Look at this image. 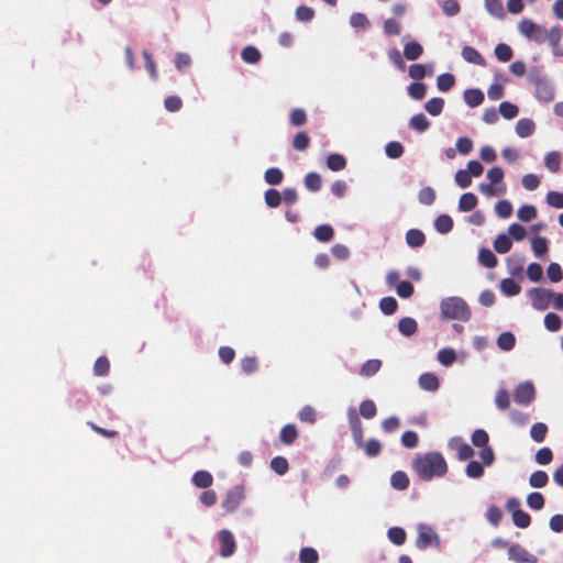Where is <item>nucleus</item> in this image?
<instances>
[{
	"label": "nucleus",
	"mask_w": 563,
	"mask_h": 563,
	"mask_svg": "<svg viewBox=\"0 0 563 563\" xmlns=\"http://www.w3.org/2000/svg\"><path fill=\"white\" fill-rule=\"evenodd\" d=\"M419 386L428 391H435L439 388V379L432 373H424L419 377Z\"/></svg>",
	"instance_id": "18"
},
{
	"label": "nucleus",
	"mask_w": 563,
	"mask_h": 563,
	"mask_svg": "<svg viewBox=\"0 0 563 563\" xmlns=\"http://www.w3.org/2000/svg\"><path fill=\"white\" fill-rule=\"evenodd\" d=\"M450 449L457 452V457L461 461H466L474 455L473 448L463 441L461 437L451 438L448 442Z\"/></svg>",
	"instance_id": "9"
},
{
	"label": "nucleus",
	"mask_w": 563,
	"mask_h": 563,
	"mask_svg": "<svg viewBox=\"0 0 563 563\" xmlns=\"http://www.w3.org/2000/svg\"><path fill=\"white\" fill-rule=\"evenodd\" d=\"M212 482V475L206 471H198L192 476V483L199 488H208Z\"/></svg>",
	"instance_id": "25"
},
{
	"label": "nucleus",
	"mask_w": 563,
	"mask_h": 563,
	"mask_svg": "<svg viewBox=\"0 0 563 563\" xmlns=\"http://www.w3.org/2000/svg\"><path fill=\"white\" fill-rule=\"evenodd\" d=\"M528 296L531 299L533 309L544 311L552 302L553 291L545 288H531L528 290Z\"/></svg>",
	"instance_id": "5"
},
{
	"label": "nucleus",
	"mask_w": 563,
	"mask_h": 563,
	"mask_svg": "<svg viewBox=\"0 0 563 563\" xmlns=\"http://www.w3.org/2000/svg\"><path fill=\"white\" fill-rule=\"evenodd\" d=\"M455 82V78L452 74L445 73L441 74L437 78V87L440 91H449Z\"/></svg>",
	"instance_id": "36"
},
{
	"label": "nucleus",
	"mask_w": 563,
	"mask_h": 563,
	"mask_svg": "<svg viewBox=\"0 0 563 563\" xmlns=\"http://www.w3.org/2000/svg\"><path fill=\"white\" fill-rule=\"evenodd\" d=\"M500 290L506 296H516L520 292V285L511 278H505L500 282Z\"/></svg>",
	"instance_id": "26"
},
{
	"label": "nucleus",
	"mask_w": 563,
	"mask_h": 563,
	"mask_svg": "<svg viewBox=\"0 0 563 563\" xmlns=\"http://www.w3.org/2000/svg\"><path fill=\"white\" fill-rule=\"evenodd\" d=\"M346 165L345 158L340 154H331L327 159V166L333 172L342 170Z\"/></svg>",
	"instance_id": "45"
},
{
	"label": "nucleus",
	"mask_w": 563,
	"mask_h": 563,
	"mask_svg": "<svg viewBox=\"0 0 563 563\" xmlns=\"http://www.w3.org/2000/svg\"><path fill=\"white\" fill-rule=\"evenodd\" d=\"M409 125L418 132H424L429 129L430 122L423 113H418L410 119Z\"/></svg>",
	"instance_id": "28"
},
{
	"label": "nucleus",
	"mask_w": 563,
	"mask_h": 563,
	"mask_svg": "<svg viewBox=\"0 0 563 563\" xmlns=\"http://www.w3.org/2000/svg\"><path fill=\"white\" fill-rule=\"evenodd\" d=\"M244 487L241 485L234 486L227 493L224 499L222 500V506L228 512H233L244 500Z\"/></svg>",
	"instance_id": "6"
},
{
	"label": "nucleus",
	"mask_w": 563,
	"mask_h": 563,
	"mask_svg": "<svg viewBox=\"0 0 563 563\" xmlns=\"http://www.w3.org/2000/svg\"><path fill=\"white\" fill-rule=\"evenodd\" d=\"M463 99L468 107L475 108L484 101V93L479 89H467L464 91Z\"/></svg>",
	"instance_id": "17"
},
{
	"label": "nucleus",
	"mask_w": 563,
	"mask_h": 563,
	"mask_svg": "<svg viewBox=\"0 0 563 563\" xmlns=\"http://www.w3.org/2000/svg\"><path fill=\"white\" fill-rule=\"evenodd\" d=\"M511 240L506 234H499L494 241V249L499 254H505L511 249Z\"/></svg>",
	"instance_id": "30"
},
{
	"label": "nucleus",
	"mask_w": 563,
	"mask_h": 563,
	"mask_svg": "<svg viewBox=\"0 0 563 563\" xmlns=\"http://www.w3.org/2000/svg\"><path fill=\"white\" fill-rule=\"evenodd\" d=\"M444 107V100L442 98H432L426 104L424 109L433 117L439 115Z\"/></svg>",
	"instance_id": "39"
},
{
	"label": "nucleus",
	"mask_w": 563,
	"mask_h": 563,
	"mask_svg": "<svg viewBox=\"0 0 563 563\" xmlns=\"http://www.w3.org/2000/svg\"><path fill=\"white\" fill-rule=\"evenodd\" d=\"M519 33L529 41L542 44L547 40L549 31L530 19H522L518 23Z\"/></svg>",
	"instance_id": "3"
},
{
	"label": "nucleus",
	"mask_w": 563,
	"mask_h": 563,
	"mask_svg": "<svg viewBox=\"0 0 563 563\" xmlns=\"http://www.w3.org/2000/svg\"><path fill=\"white\" fill-rule=\"evenodd\" d=\"M437 360L441 365L449 367L457 360V354L453 349L444 347L438 352Z\"/></svg>",
	"instance_id": "19"
},
{
	"label": "nucleus",
	"mask_w": 563,
	"mask_h": 563,
	"mask_svg": "<svg viewBox=\"0 0 563 563\" xmlns=\"http://www.w3.org/2000/svg\"><path fill=\"white\" fill-rule=\"evenodd\" d=\"M561 164V154L556 151H552L545 154L544 156V165L545 167L552 172L556 173L560 168Z\"/></svg>",
	"instance_id": "27"
},
{
	"label": "nucleus",
	"mask_w": 563,
	"mask_h": 563,
	"mask_svg": "<svg viewBox=\"0 0 563 563\" xmlns=\"http://www.w3.org/2000/svg\"><path fill=\"white\" fill-rule=\"evenodd\" d=\"M398 329L401 334L409 336L416 332L417 322L415 319L409 317L402 318L398 323Z\"/></svg>",
	"instance_id": "33"
},
{
	"label": "nucleus",
	"mask_w": 563,
	"mask_h": 563,
	"mask_svg": "<svg viewBox=\"0 0 563 563\" xmlns=\"http://www.w3.org/2000/svg\"><path fill=\"white\" fill-rule=\"evenodd\" d=\"M313 235L321 242H328L333 236V229L330 225L322 224L314 229Z\"/></svg>",
	"instance_id": "48"
},
{
	"label": "nucleus",
	"mask_w": 563,
	"mask_h": 563,
	"mask_svg": "<svg viewBox=\"0 0 563 563\" xmlns=\"http://www.w3.org/2000/svg\"><path fill=\"white\" fill-rule=\"evenodd\" d=\"M508 556L516 563H537V558L519 544L509 548Z\"/></svg>",
	"instance_id": "10"
},
{
	"label": "nucleus",
	"mask_w": 563,
	"mask_h": 563,
	"mask_svg": "<svg viewBox=\"0 0 563 563\" xmlns=\"http://www.w3.org/2000/svg\"><path fill=\"white\" fill-rule=\"evenodd\" d=\"M265 181L269 185H278L283 180V173L279 168H268L265 172Z\"/></svg>",
	"instance_id": "62"
},
{
	"label": "nucleus",
	"mask_w": 563,
	"mask_h": 563,
	"mask_svg": "<svg viewBox=\"0 0 563 563\" xmlns=\"http://www.w3.org/2000/svg\"><path fill=\"white\" fill-rule=\"evenodd\" d=\"M477 206V197L473 192H465L460 197L459 210L468 212Z\"/></svg>",
	"instance_id": "20"
},
{
	"label": "nucleus",
	"mask_w": 563,
	"mask_h": 563,
	"mask_svg": "<svg viewBox=\"0 0 563 563\" xmlns=\"http://www.w3.org/2000/svg\"><path fill=\"white\" fill-rule=\"evenodd\" d=\"M455 183L460 188H467L472 184V177L470 176V172H466L465 169H459L455 173Z\"/></svg>",
	"instance_id": "63"
},
{
	"label": "nucleus",
	"mask_w": 563,
	"mask_h": 563,
	"mask_svg": "<svg viewBox=\"0 0 563 563\" xmlns=\"http://www.w3.org/2000/svg\"><path fill=\"white\" fill-rule=\"evenodd\" d=\"M499 112L505 119L510 120L517 117L519 109L516 104L504 101L499 104Z\"/></svg>",
	"instance_id": "46"
},
{
	"label": "nucleus",
	"mask_w": 563,
	"mask_h": 563,
	"mask_svg": "<svg viewBox=\"0 0 563 563\" xmlns=\"http://www.w3.org/2000/svg\"><path fill=\"white\" fill-rule=\"evenodd\" d=\"M548 432V427L543 422H537L532 424L530 429V437L533 439V441L540 443L544 441L545 435Z\"/></svg>",
	"instance_id": "38"
},
{
	"label": "nucleus",
	"mask_w": 563,
	"mask_h": 563,
	"mask_svg": "<svg viewBox=\"0 0 563 563\" xmlns=\"http://www.w3.org/2000/svg\"><path fill=\"white\" fill-rule=\"evenodd\" d=\"M318 558V552L313 548H302L299 553V560L301 563H316Z\"/></svg>",
	"instance_id": "57"
},
{
	"label": "nucleus",
	"mask_w": 563,
	"mask_h": 563,
	"mask_svg": "<svg viewBox=\"0 0 563 563\" xmlns=\"http://www.w3.org/2000/svg\"><path fill=\"white\" fill-rule=\"evenodd\" d=\"M435 199V191L431 187H423L418 192V200L422 205H432Z\"/></svg>",
	"instance_id": "51"
},
{
	"label": "nucleus",
	"mask_w": 563,
	"mask_h": 563,
	"mask_svg": "<svg viewBox=\"0 0 563 563\" xmlns=\"http://www.w3.org/2000/svg\"><path fill=\"white\" fill-rule=\"evenodd\" d=\"M515 130L519 137L526 139L534 133L536 124L531 119L523 118L516 123Z\"/></svg>",
	"instance_id": "13"
},
{
	"label": "nucleus",
	"mask_w": 563,
	"mask_h": 563,
	"mask_svg": "<svg viewBox=\"0 0 563 563\" xmlns=\"http://www.w3.org/2000/svg\"><path fill=\"white\" fill-rule=\"evenodd\" d=\"M488 433L483 429H477L472 434V443L477 448L488 446Z\"/></svg>",
	"instance_id": "54"
},
{
	"label": "nucleus",
	"mask_w": 563,
	"mask_h": 563,
	"mask_svg": "<svg viewBox=\"0 0 563 563\" xmlns=\"http://www.w3.org/2000/svg\"><path fill=\"white\" fill-rule=\"evenodd\" d=\"M531 249L536 256H542L548 252V241L545 238L536 236L531 241Z\"/></svg>",
	"instance_id": "44"
},
{
	"label": "nucleus",
	"mask_w": 563,
	"mask_h": 563,
	"mask_svg": "<svg viewBox=\"0 0 563 563\" xmlns=\"http://www.w3.org/2000/svg\"><path fill=\"white\" fill-rule=\"evenodd\" d=\"M424 241V234L420 230L411 229L406 233V242L411 247H419Z\"/></svg>",
	"instance_id": "24"
},
{
	"label": "nucleus",
	"mask_w": 563,
	"mask_h": 563,
	"mask_svg": "<svg viewBox=\"0 0 563 563\" xmlns=\"http://www.w3.org/2000/svg\"><path fill=\"white\" fill-rule=\"evenodd\" d=\"M390 484L395 489L402 490L408 487L409 478L406 473L398 471L391 475Z\"/></svg>",
	"instance_id": "37"
},
{
	"label": "nucleus",
	"mask_w": 563,
	"mask_h": 563,
	"mask_svg": "<svg viewBox=\"0 0 563 563\" xmlns=\"http://www.w3.org/2000/svg\"><path fill=\"white\" fill-rule=\"evenodd\" d=\"M388 539L396 545H402L406 541V531L400 527H393L387 532Z\"/></svg>",
	"instance_id": "35"
},
{
	"label": "nucleus",
	"mask_w": 563,
	"mask_h": 563,
	"mask_svg": "<svg viewBox=\"0 0 563 563\" xmlns=\"http://www.w3.org/2000/svg\"><path fill=\"white\" fill-rule=\"evenodd\" d=\"M350 24L354 29H363V30L368 29L371 25L367 16L360 12H355L350 16Z\"/></svg>",
	"instance_id": "42"
},
{
	"label": "nucleus",
	"mask_w": 563,
	"mask_h": 563,
	"mask_svg": "<svg viewBox=\"0 0 563 563\" xmlns=\"http://www.w3.org/2000/svg\"><path fill=\"white\" fill-rule=\"evenodd\" d=\"M512 520L518 528L522 529L529 527L531 522L530 516L523 510L515 511V514L512 515Z\"/></svg>",
	"instance_id": "58"
},
{
	"label": "nucleus",
	"mask_w": 563,
	"mask_h": 563,
	"mask_svg": "<svg viewBox=\"0 0 563 563\" xmlns=\"http://www.w3.org/2000/svg\"><path fill=\"white\" fill-rule=\"evenodd\" d=\"M417 534L416 545L418 549L424 550L429 547H440V538L431 526L419 523L417 526Z\"/></svg>",
	"instance_id": "4"
},
{
	"label": "nucleus",
	"mask_w": 563,
	"mask_h": 563,
	"mask_svg": "<svg viewBox=\"0 0 563 563\" xmlns=\"http://www.w3.org/2000/svg\"><path fill=\"white\" fill-rule=\"evenodd\" d=\"M549 482V476L544 471H536L529 477V484L533 488H542Z\"/></svg>",
	"instance_id": "31"
},
{
	"label": "nucleus",
	"mask_w": 563,
	"mask_h": 563,
	"mask_svg": "<svg viewBox=\"0 0 563 563\" xmlns=\"http://www.w3.org/2000/svg\"><path fill=\"white\" fill-rule=\"evenodd\" d=\"M517 217L522 222H530L537 217V209L532 205H523L517 211Z\"/></svg>",
	"instance_id": "29"
},
{
	"label": "nucleus",
	"mask_w": 563,
	"mask_h": 563,
	"mask_svg": "<svg viewBox=\"0 0 563 563\" xmlns=\"http://www.w3.org/2000/svg\"><path fill=\"white\" fill-rule=\"evenodd\" d=\"M495 55L498 60L506 63L512 57V49L509 45L500 43L495 47Z\"/></svg>",
	"instance_id": "50"
},
{
	"label": "nucleus",
	"mask_w": 563,
	"mask_h": 563,
	"mask_svg": "<svg viewBox=\"0 0 563 563\" xmlns=\"http://www.w3.org/2000/svg\"><path fill=\"white\" fill-rule=\"evenodd\" d=\"M242 59L249 64H255L261 58L260 51L254 46H247L242 51Z\"/></svg>",
	"instance_id": "49"
},
{
	"label": "nucleus",
	"mask_w": 563,
	"mask_h": 563,
	"mask_svg": "<svg viewBox=\"0 0 563 563\" xmlns=\"http://www.w3.org/2000/svg\"><path fill=\"white\" fill-rule=\"evenodd\" d=\"M486 11L496 19H504L505 11L500 0H485Z\"/></svg>",
	"instance_id": "22"
},
{
	"label": "nucleus",
	"mask_w": 563,
	"mask_h": 563,
	"mask_svg": "<svg viewBox=\"0 0 563 563\" xmlns=\"http://www.w3.org/2000/svg\"><path fill=\"white\" fill-rule=\"evenodd\" d=\"M512 205L508 200H499L495 206V212L499 218L507 219L512 214Z\"/></svg>",
	"instance_id": "47"
},
{
	"label": "nucleus",
	"mask_w": 563,
	"mask_h": 563,
	"mask_svg": "<svg viewBox=\"0 0 563 563\" xmlns=\"http://www.w3.org/2000/svg\"><path fill=\"white\" fill-rule=\"evenodd\" d=\"M434 228L439 233L446 234L453 228V220L448 214H441L435 219Z\"/></svg>",
	"instance_id": "23"
},
{
	"label": "nucleus",
	"mask_w": 563,
	"mask_h": 563,
	"mask_svg": "<svg viewBox=\"0 0 563 563\" xmlns=\"http://www.w3.org/2000/svg\"><path fill=\"white\" fill-rule=\"evenodd\" d=\"M544 325L549 331L554 332L561 328L562 320L558 314L549 312L544 317Z\"/></svg>",
	"instance_id": "55"
},
{
	"label": "nucleus",
	"mask_w": 563,
	"mask_h": 563,
	"mask_svg": "<svg viewBox=\"0 0 563 563\" xmlns=\"http://www.w3.org/2000/svg\"><path fill=\"white\" fill-rule=\"evenodd\" d=\"M495 404H496L497 408L500 410H505L509 407L510 398H509V394L506 389L500 388L497 391L496 397H495Z\"/></svg>",
	"instance_id": "59"
},
{
	"label": "nucleus",
	"mask_w": 563,
	"mask_h": 563,
	"mask_svg": "<svg viewBox=\"0 0 563 563\" xmlns=\"http://www.w3.org/2000/svg\"><path fill=\"white\" fill-rule=\"evenodd\" d=\"M478 261L482 265L488 268H493L497 265V258L489 249L479 250Z\"/></svg>",
	"instance_id": "32"
},
{
	"label": "nucleus",
	"mask_w": 563,
	"mask_h": 563,
	"mask_svg": "<svg viewBox=\"0 0 563 563\" xmlns=\"http://www.w3.org/2000/svg\"><path fill=\"white\" fill-rule=\"evenodd\" d=\"M380 366H382V362L379 360H377V358L368 360L363 364V366L360 371V374L365 377L373 376L374 374H376L379 371Z\"/></svg>",
	"instance_id": "34"
},
{
	"label": "nucleus",
	"mask_w": 563,
	"mask_h": 563,
	"mask_svg": "<svg viewBox=\"0 0 563 563\" xmlns=\"http://www.w3.org/2000/svg\"><path fill=\"white\" fill-rule=\"evenodd\" d=\"M536 397V389L531 382L520 383L514 393L515 401L519 405H529Z\"/></svg>",
	"instance_id": "7"
},
{
	"label": "nucleus",
	"mask_w": 563,
	"mask_h": 563,
	"mask_svg": "<svg viewBox=\"0 0 563 563\" xmlns=\"http://www.w3.org/2000/svg\"><path fill=\"white\" fill-rule=\"evenodd\" d=\"M220 542V553L223 558H228L233 554L235 550V542L233 534L229 530H221L218 533Z\"/></svg>",
	"instance_id": "11"
},
{
	"label": "nucleus",
	"mask_w": 563,
	"mask_h": 563,
	"mask_svg": "<svg viewBox=\"0 0 563 563\" xmlns=\"http://www.w3.org/2000/svg\"><path fill=\"white\" fill-rule=\"evenodd\" d=\"M427 92L426 85L422 82H412L408 87V93L412 99L421 100L424 98Z\"/></svg>",
	"instance_id": "52"
},
{
	"label": "nucleus",
	"mask_w": 563,
	"mask_h": 563,
	"mask_svg": "<svg viewBox=\"0 0 563 563\" xmlns=\"http://www.w3.org/2000/svg\"><path fill=\"white\" fill-rule=\"evenodd\" d=\"M412 466L419 478L426 482L434 477H443L448 472V464L439 452L418 454L412 460Z\"/></svg>",
	"instance_id": "1"
},
{
	"label": "nucleus",
	"mask_w": 563,
	"mask_h": 563,
	"mask_svg": "<svg viewBox=\"0 0 563 563\" xmlns=\"http://www.w3.org/2000/svg\"><path fill=\"white\" fill-rule=\"evenodd\" d=\"M555 89L553 84L545 78L536 81V98L542 102H551L554 99Z\"/></svg>",
	"instance_id": "8"
},
{
	"label": "nucleus",
	"mask_w": 563,
	"mask_h": 563,
	"mask_svg": "<svg viewBox=\"0 0 563 563\" xmlns=\"http://www.w3.org/2000/svg\"><path fill=\"white\" fill-rule=\"evenodd\" d=\"M441 317L445 320L467 321L471 311L467 303L460 297H446L440 302Z\"/></svg>",
	"instance_id": "2"
},
{
	"label": "nucleus",
	"mask_w": 563,
	"mask_h": 563,
	"mask_svg": "<svg viewBox=\"0 0 563 563\" xmlns=\"http://www.w3.org/2000/svg\"><path fill=\"white\" fill-rule=\"evenodd\" d=\"M271 467L278 475H284L288 471V462L285 457L276 456L271 461Z\"/></svg>",
	"instance_id": "61"
},
{
	"label": "nucleus",
	"mask_w": 563,
	"mask_h": 563,
	"mask_svg": "<svg viewBox=\"0 0 563 563\" xmlns=\"http://www.w3.org/2000/svg\"><path fill=\"white\" fill-rule=\"evenodd\" d=\"M408 71H409V76L412 79H421L427 75L431 76L433 73V68H432V65L426 66L422 64H413V65L409 66Z\"/></svg>",
	"instance_id": "21"
},
{
	"label": "nucleus",
	"mask_w": 563,
	"mask_h": 563,
	"mask_svg": "<svg viewBox=\"0 0 563 563\" xmlns=\"http://www.w3.org/2000/svg\"><path fill=\"white\" fill-rule=\"evenodd\" d=\"M298 435L295 424H286L280 431V440L285 444H291Z\"/></svg>",
	"instance_id": "41"
},
{
	"label": "nucleus",
	"mask_w": 563,
	"mask_h": 563,
	"mask_svg": "<svg viewBox=\"0 0 563 563\" xmlns=\"http://www.w3.org/2000/svg\"><path fill=\"white\" fill-rule=\"evenodd\" d=\"M561 37V29L559 26H553L549 30L547 40L554 56H563V47L560 45Z\"/></svg>",
	"instance_id": "12"
},
{
	"label": "nucleus",
	"mask_w": 563,
	"mask_h": 563,
	"mask_svg": "<svg viewBox=\"0 0 563 563\" xmlns=\"http://www.w3.org/2000/svg\"><path fill=\"white\" fill-rule=\"evenodd\" d=\"M423 53V47L420 43L411 41L404 46V56L408 60L418 59Z\"/></svg>",
	"instance_id": "15"
},
{
	"label": "nucleus",
	"mask_w": 563,
	"mask_h": 563,
	"mask_svg": "<svg viewBox=\"0 0 563 563\" xmlns=\"http://www.w3.org/2000/svg\"><path fill=\"white\" fill-rule=\"evenodd\" d=\"M461 55H462L463 59L467 63H471L474 65H479V66H483L485 64L483 56L478 53L477 49H475L472 46H468V45L464 46L462 48Z\"/></svg>",
	"instance_id": "14"
},
{
	"label": "nucleus",
	"mask_w": 563,
	"mask_h": 563,
	"mask_svg": "<svg viewBox=\"0 0 563 563\" xmlns=\"http://www.w3.org/2000/svg\"><path fill=\"white\" fill-rule=\"evenodd\" d=\"M508 273L510 275H518L522 272L525 257L520 254H512L506 260Z\"/></svg>",
	"instance_id": "16"
},
{
	"label": "nucleus",
	"mask_w": 563,
	"mask_h": 563,
	"mask_svg": "<svg viewBox=\"0 0 563 563\" xmlns=\"http://www.w3.org/2000/svg\"><path fill=\"white\" fill-rule=\"evenodd\" d=\"M360 413L365 419H372L376 415V406L372 400H364L360 406Z\"/></svg>",
	"instance_id": "60"
},
{
	"label": "nucleus",
	"mask_w": 563,
	"mask_h": 563,
	"mask_svg": "<svg viewBox=\"0 0 563 563\" xmlns=\"http://www.w3.org/2000/svg\"><path fill=\"white\" fill-rule=\"evenodd\" d=\"M516 343V339L511 332H503L497 339V345L503 351H510Z\"/></svg>",
	"instance_id": "40"
},
{
	"label": "nucleus",
	"mask_w": 563,
	"mask_h": 563,
	"mask_svg": "<svg viewBox=\"0 0 563 563\" xmlns=\"http://www.w3.org/2000/svg\"><path fill=\"white\" fill-rule=\"evenodd\" d=\"M441 8L443 13L448 16H454L460 12V4L456 0L441 1Z\"/></svg>",
	"instance_id": "56"
},
{
	"label": "nucleus",
	"mask_w": 563,
	"mask_h": 563,
	"mask_svg": "<svg viewBox=\"0 0 563 563\" xmlns=\"http://www.w3.org/2000/svg\"><path fill=\"white\" fill-rule=\"evenodd\" d=\"M547 202L549 206L558 209L563 208V194L559 191H549L547 195Z\"/></svg>",
	"instance_id": "64"
},
{
	"label": "nucleus",
	"mask_w": 563,
	"mask_h": 563,
	"mask_svg": "<svg viewBox=\"0 0 563 563\" xmlns=\"http://www.w3.org/2000/svg\"><path fill=\"white\" fill-rule=\"evenodd\" d=\"M528 506L533 510H540L544 506V497L541 493H530L527 497Z\"/></svg>",
	"instance_id": "53"
},
{
	"label": "nucleus",
	"mask_w": 563,
	"mask_h": 563,
	"mask_svg": "<svg viewBox=\"0 0 563 563\" xmlns=\"http://www.w3.org/2000/svg\"><path fill=\"white\" fill-rule=\"evenodd\" d=\"M465 474L470 478H481L484 475V465L477 461H471L466 465Z\"/></svg>",
	"instance_id": "43"
}]
</instances>
